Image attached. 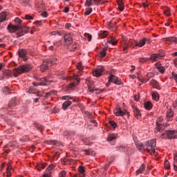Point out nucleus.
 I'll use <instances>...</instances> for the list:
<instances>
[{
	"mask_svg": "<svg viewBox=\"0 0 177 177\" xmlns=\"http://www.w3.org/2000/svg\"><path fill=\"white\" fill-rule=\"evenodd\" d=\"M88 92H91V93H93V92H95V93H102V92H103V89L97 88L95 86L92 87V86L88 87Z\"/></svg>",
	"mask_w": 177,
	"mask_h": 177,
	"instance_id": "4468645a",
	"label": "nucleus"
},
{
	"mask_svg": "<svg viewBox=\"0 0 177 177\" xmlns=\"http://www.w3.org/2000/svg\"><path fill=\"white\" fill-rule=\"evenodd\" d=\"M149 60L147 58H140V63H146Z\"/></svg>",
	"mask_w": 177,
	"mask_h": 177,
	"instance_id": "bf43d9fd",
	"label": "nucleus"
},
{
	"mask_svg": "<svg viewBox=\"0 0 177 177\" xmlns=\"http://www.w3.org/2000/svg\"><path fill=\"white\" fill-rule=\"evenodd\" d=\"M32 67L30 64L22 65L14 69L15 77H18L17 74H23V73H28L31 70ZM15 73H17L16 74Z\"/></svg>",
	"mask_w": 177,
	"mask_h": 177,
	"instance_id": "7ed1b4c3",
	"label": "nucleus"
},
{
	"mask_svg": "<svg viewBox=\"0 0 177 177\" xmlns=\"http://www.w3.org/2000/svg\"><path fill=\"white\" fill-rule=\"evenodd\" d=\"M164 13L165 16H171V13L169 12V10L168 9L165 10Z\"/></svg>",
	"mask_w": 177,
	"mask_h": 177,
	"instance_id": "052dcab7",
	"label": "nucleus"
},
{
	"mask_svg": "<svg viewBox=\"0 0 177 177\" xmlns=\"http://www.w3.org/2000/svg\"><path fill=\"white\" fill-rule=\"evenodd\" d=\"M86 114L89 120H92V115L91 114L90 112L86 111Z\"/></svg>",
	"mask_w": 177,
	"mask_h": 177,
	"instance_id": "e2e57ef3",
	"label": "nucleus"
},
{
	"mask_svg": "<svg viewBox=\"0 0 177 177\" xmlns=\"http://www.w3.org/2000/svg\"><path fill=\"white\" fill-rule=\"evenodd\" d=\"M152 99H153L155 101H158V99H160V96H158V94L157 93L153 92L151 93Z\"/></svg>",
	"mask_w": 177,
	"mask_h": 177,
	"instance_id": "e433bc0d",
	"label": "nucleus"
},
{
	"mask_svg": "<svg viewBox=\"0 0 177 177\" xmlns=\"http://www.w3.org/2000/svg\"><path fill=\"white\" fill-rule=\"evenodd\" d=\"M106 50H107V48H104L102 51H100V57L103 58L104 56H106Z\"/></svg>",
	"mask_w": 177,
	"mask_h": 177,
	"instance_id": "ea45409f",
	"label": "nucleus"
},
{
	"mask_svg": "<svg viewBox=\"0 0 177 177\" xmlns=\"http://www.w3.org/2000/svg\"><path fill=\"white\" fill-rule=\"evenodd\" d=\"M164 56H165V53H164L152 54L151 55L150 60H151L152 62H157V60H158L161 57H164Z\"/></svg>",
	"mask_w": 177,
	"mask_h": 177,
	"instance_id": "6e6552de",
	"label": "nucleus"
},
{
	"mask_svg": "<svg viewBox=\"0 0 177 177\" xmlns=\"http://www.w3.org/2000/svg\"><path fill=\"white\" fill-rule=\"evenodd\" d=\"M150 78H151V77L149 76V75H148L147 78L143 79L142 80V82H143L144 84H146V82H147V81H149L150 80Z\"/></svg>",
	"mask_w": 177,
	"mask_h": 177,
	"instance_id": "13d9d810",
	"label": "nucleus"
},
{
	"mask_svg": "<svg viewBox=\"0 0 177 177\" xmlns=\"http://www.w3.org/2000/svg\"><path fill=\"white\" fill-rule=\"evenodd\" d=\"M55 64H56L55 62H53L52 61L50 62H45L40 66V70L42 71V73L46 71L49 68V67H55Z\"/></svg>",
	"mask_w": 177,
	"mask_h": 177,
	"instance_id": "20e7f679",
	"label": "nucleus"
},
{
	"mask_svg": "<svg viewBox=\"0 0 177 177\" xmlns=\"http://www.w3.org/2000/svg\"><path fill=\"white\" fill-rule=\"evenodd\" d=\"M23 19H25L26 20H32V19L34 18L30 15H26L25 17H23Z\"/></svg>",
	"mask_w": 177,
	"mask_h": 177,
	"instance_id": "603ef678",
	"label": "nucleus"
},
{
	"mask_svg": "<svg viewBox=\"0 0 177 177\" xmlns=\"http://www.w3.org/2000/svg\"><path fill=\"white\" fill-rule=\"evenodd\" d=\"M116 23L111 21L109 23L108 26L109 27V28H117V26H115Z\"/></svg>",
	"mask_w": 177,
	"mask_h": 177,
	"instance_id": "58836bf2",
	"label": "nucleus"
},
{
	"mask_svg": "<svg viewBox=\"0 0 177 177\" xmlns=\"http://www.w3.org/2000/svg\"><path fill=\"white\" fill-rule=\"evenodd\" d=\"M163 41L167 42L168 45H172V44H177V38L175 37H165L162 39Z\"/></svg>",
	"mask_w": 177,
	"mask_h": 177,
	"instance_id": "1a4fd4ad",
	"label": "nucleus"
},
{
	"mask_svg": "<svg viewBox=\"0 0 177 177\" xmlns=\"http://www.w3.org/2000/svg\"><path fill=\"white\" fill-rule=\"evenodd\" d=\"M57 34L59 36L63 35L64 37V35H66V33L64 32V30H59V31H57Z\"/></svg>",
	"mask_w": 177,
	"mask_h": 177,
	"instance_id": "4d7b16f0",
	"label": "nucleus"
},
{
	"mask_svg": "<svg viewBox=\"0 0 177 177\" xmlns=\"http://www.w3.org/2000/svg\"><path fill=\"white\" fill-rule=\"evenodd\" d=\"M156 68L158 70L159 73H161V74H164L165 73V68L164 66H161L160 63L157 62L155 64Z\"/></svg>",
	"mask_w": 177,
	"mask_h": 177,
	"instance_id": "6ab92c4d",
	"label": "nucleus"
},
{
	"mask_svg": "<svg viewBox=\"0 0 177 177\" xmlns=\"http://www.w3.org/2000/svg\"><path fill=\"white\" fill-rule=\"evenodd\" d=\"M8 30L10 32H16L17 37L20 38V37H23L25 34L28 32V28H23L21 26H13L12 24H9L8 26Z\"/></svg>",
	"mask_w": 177,
	"mask_h": 177,
	"instance_id": "f257e3e1",
	"label": "nucleus"
},
{
	"mask_svg": "<svg viewBox=\"0 0 177 177\" xmlns=\"http://www.w3.org/2000/svg\"><path fill=\"white\" fill-rule=\"evenodd\" d=\"M100 37L101 38H106V37H107V32L106 31L100 32Z\"/></svg>",
	"mask_w": 177,
	"mask_h": 177,
	"instance_id": "3c124183",
	"label": "nucleus"
},
{
	"mask_svg": "<svg viewBox=\"0 0 177 177\" xmlns=\"http://www.w3.org/2000/svg\"><path fill=\"white\" fill-rule=\"evenodd\" d=\"M150 84L153 88H156V89H160V85L157 81L152 80H151Z\"/></svg>",
	"mask_w": 177,
	"mask_h": 177,
	"instance_id": "b1692460",
	"label": "nucleus"
},
{
	"mask_svg": "<svg viewBox=\"0 0 177 177\" xmlns=\"http://www.w3.org/2000/svg\"><path fill=\"white\" fill-rule=\"evenodd\" d=\"M48 145H53V146H59V141L50 140L47 141Z\"/></svg>",
	"mask_w": 177,
	"mask_h": 177,
	"instance_id": "72a5a7b5",
	"label": "nucleus"
},
{
	"mask_svg": "<svg viewBox=\"0 0 177 177\" xmlns=\"http://www.w3.org/2000/svg\"><path fill=\"white\" fill-rule=\"evenodd\" d=\"M167 138L168 139H176L177 132L175 130H167Z\"/></svg>",
	"mask_w": 177,
	"mask_h": 177,
	"instance_id": "f8f14e48",
	"label": "nucleus"
},
{
	"mask_svg": "<svg viewBox=\"0 0 177 177\" xmlns=\"http://www.w3.org/2000/svg\"><path fill=\"white\" fill-rule=\"evenodd\" d=\"M55 165H50L44 173L43 177H52V170L55 169Z\"/></svg>",
	"mask_w": 177,
	"mask_h": 177,
	"instance_id": "423d86ee",
	"label": "nucleus"
},
{
	"mask_svg": "<svg viewBox=\"0 0 177 177\" xmlns=\"http://www.w3.org/2000/svg\"><path fill=\"white\" fill-rule=\"evenodd\" d=\"M103 73H104V67L98 66L93 71V75L99 78V77H102V75H103Z\"/></svg>",
	"mask_w": 177,
	"mask_h": 177,
	"instance_id": "39448f33",
	"label": "nucleus"
},
{
	"mask_svg": "<svg viewBox=\"0 0 177 177\" xmlns=\"http://www.w3.org/2000/svg\"><path fill=\"white\" fill-rule=\"evenodd\" d=\"M146 169V165L142 164L140 168L136 171L137 175H139V174H142V172L144 171V170Z\"/></svg>",
	"mask_w": 177,
	"mask_h": 177,
	"instance_id": "c85d7f7f",
	"label": "nucleus"
},
{
	"mask_svg": "<svg viewBox=\"0 0 177 177\" xmlns=\"http://www.w3.org/2000/svg\"><path fill=\"white\" fill-rule=\"evenodd\" d=\"M118 6H124V3H122V0H117Z\"/></svg>",
	"mask_w": 177,
	"mask_h": 177,
	"instance_id": "0e129e2a",
	"label": "nucleus"
},
{
	"mask_svg": "<svg viewBox=\"0 0 177 177\" xmlns=\"http://www.w3.org/2000/svg\"><path fill=\"white\" fill-rule=\"evenodd\" d=\"M165 167L166 168V169H169L171 168L169 161H168V160L165 161Z\"/></svg>",
	"mask_w": 177,
	"mask_h": 177,
	"instance_id": "de8ad7c7",
	"label": "nucleus"
},
{
	"mask_svg": "<svg viewBox=\"0 0 177 177\" xmlns=\"http://www.w3.org/2000/svg\"><path fill=\"white\" fill-rule=\"evenodd\" d=\"M28 93H33L34 95H37L39 92V91L34 87H29L26 89Z\"/></svg>",
	"mask_w": 177,
	"mask_h": 177,
	"instance_id": "aec40b11",
	"label": "nucleus"
},
{
	"mask_svg": "<svg viewBox=\"0 0 177 177\" xmlns=\"http://www.w3.org/2000/svg\"><path fill=\"white\" fill-rule=\"evenodd\" d=\"M15 21L18 24L17 26H21V19H20V18L16 17Z\"/></svg>",
	"mask_w": 177,
	"mask_h": 177,
	"instance_id": "8fccbe9b",
	"label": "nucleus"
},
{
	"mask_svg": "<svg viewBox=\"0 0 177 177\" xmlns=\"http://www.w3.org/2000/svg\"><path fill=\"white\" fill-rule=\"evenodd\" d=\"M52 93H53V91L46 93L44 97H46V99H48V97H49V96H50L52 95Z\"/></svg>",
	"mask_w": 177,
	"mask_h": 177,
	"instance_id": "680f3d73",
	"label": "nucleus"
},
{
	"mask_svg": "<svg viewBox=\"0 0 177 177\" xmlns=\"http://www.w3.org/2000/svg\"><path fill=\"white\" fill-rule=\"evenodd\" d=\"M117 150H119V151H128V147L124 146V145H120L116 147Z\"/></svg>",
	"mask_w": 177,
	"mask_h": 177,
	"instance_id": "cd10ccee",
	"label": "nucleus"
},
{
	"mask_svg": "<svg viewBox=\"0 0 177 177\" xmlns=\"http://www.w3.org/2000/svg\"><path fill=\"white\" fill-rule=\"evenodd\" d=\"M156 129L158 131H161V129H162V123L156 122Z\"/></svg>",
	"mask_w": 177,
	"mask_h": 177,
	"instance_id": "c03bdc74",
	"label": "nucleus"
},
{
	"mask_svg": "<svg viewBox=\"0 0 177 177\" xmlns=\"http://www.w3.org/2000/svg\"><path fill=\"white\" fill-rule=\"evenodd\" d=\"M160 138L162 139H167V138H168V131H166L165 133L161 134Z\"/></svg>",
	"mask_w": 177,
	"mask_h": 177,
	"instance_id": "09e8293b",
	"label": "nucleus"
},
{
	"mask_svg": "<svg viewBox=\"0 0 177 177\" xmlns=\"http://www.w3.org/2000/svg\"><path fill=\"white\" fill-rule=\"evenodd\" d=\"M133 111L134 113L136 118H138V120H139V118L142 117V114H140V111L139 110V109L133 107Z\"/></svg>",
	"mask_w": 177,
	"mask_h": 177,
	"instance_id": "a211bd4d",
	"label": "nucleus"
},
{
	"mask_svg": "<svg viewBox=\"0 0 177 177\" xmlns=\"http://www.w3.org/2000/svg\"><path fill=\"white\" fill-rule=\"evenodd\" d=\"M146 42H149V39L143 38L139 41V43H136V46H139V48H142V46H145Z\"/></svg>",
	"mask_w": 177,
	"mask_h": 177,
	"instance_id": "2eb2a0df",
	"label": "nucleus"
},
{
	"mask_svg": "<svg viewBox=\"0 0 177 177\" xmlns=\"http://www.w3.org/2000/svg\"><path fill=\"white\" fill-rule=\"evenodd\" d=\"M145 107L147 110H151L153 108V104L150 102H145Z\"/></svg>",
	"mask_w": 177,
	"mask_h": 177,
	"instance_id": "c9c22d12",
	"label": "nucleus"
},
{
	"mask_svg": "<svg viewBox=\"0 0 177 177\" xmlns=\"http://www.w3.org/2000/svg\"><path fill=\"white\" fill-rule=\"evenodd\" d=\"M42 81L43 82H41L40 83H39V85H40L41 86H46V82H50V80H49L46 77H44Z\"/></svg>",
	"mask_w": 177,
	"mask_h": 177,
	"instance_id": "c756f323",
	"label": "nucleus"
},
{
	"mask_svg": "<svg viewBox=\"0 0 177 177\" xmlns=\"http://www.w3.org/2000/svg\"><path fill=\"white\" fill-rule=\"evenodd\" d=\"M129 46H133V48H135V46H136V44H135V41L134 40H131L129 42Z\"/></svg>",
	"mask_w": 177,
	"mask_h": 177,
	"instance_id": "5fc2aeb1",
	"label": "nucleus"
},
{
	"mask_svg": "<svg viewBox=\"0 0 177 177\" xmlns=\"http://www.w3.org/2000/svg\"><path fill=\"white\" fill-rule=\"evenodd\" d=\"M172 118H174V111L171 109H168L167 112V121H172Z\"/></svg>",
	"mask_w": 177,
	"mask_h": 177,
	"instance_id": "f3484780",
	"label": "nucleus"
},
{
	"mask_svg": "<svg viewBox=\"0 0 177 177\" xmlns=\"http://www.w3.org/2000/svg\"><path fill=\"white\" fill-rule=\"evenodd\" d=\"M6 75L7 77H12L13 76V73L12 71L10 70H6Z\"/></svg>",
	"mask_w": 177,
	"mask_h": 177,
	"instance_id": "49530a36",
	"label": "nucleus"
},
{
	"mask_svg": "<svg viewBox=\"0 0 177 177\" xmlns=\"http://www.w3.org/2000/svg\"><path fill=\"white\" fill-rule=\"evenodd\" d=\"M96 3H97V0H86L84 6H92L96 5Z\"/></svg>",
	"mask_w": 177,
	"mask_h": 177,
	"instance_id": "4be33fe9",
	"label": "nucleus"
},
{
	"mask_svg": "<svg viewBox=\"0 0 177 177\" xmlns=\"http://www.w3.org/2000/svg\"><path fill=\"white\" fill-rule=\"evenodd\" d=\"M115 139H117V134H109L108 138H107V140L108 142H113V140H115Z\"/></svg>",
	"mask_w": 177,
	"mask_h": 177,
	"instance_id": "a878e982",
	"label": "nucleus"
},
{
	"mask_svg": "<svg viewBox=\"0 0 177 177\" xmlns=\"http://www.w3.org/2000/svg\"><path fill=\"white\" fill-rule=\"evenodd\" d=\"M62 100H70L71 99H73V97H71L70 95H65V96H62L60 98Z\"/></svg>",
	"mask_w": 177,
	"mask_h": 177,
	"instance_id": "37998d69",
	"label": "nucleus"
},
{
	"mask_svg": "<svg viewBox=\"0 0 177 177\" xmlns=\"http://www.w3.org/2000/svg\"><path fill=\"white\" fill-rule=\"evenodd\" d=\"M78 171L80 174H82V175L84 176H85V167L84 166H79L78 167Z\"/></svg>",
	"mask_w": 177,
	"mask_h": 177,
	"instance_id": "4c0bfd02",
	"label": "nucleus"
},
{
	"mask_svg": "<svg viewBox=\"0 0 177 177\" xmlns=\"http://www.w3.org/2000/svg\"><path fill=\"white\" fill-rule=\"evenodd\" d=\"M26 55H27V50L21 49V50H19V57H23V59L25 62H26V60H27V58L26 57Z\"/></svg>",
	"mask_w": 177,
	"mask_h": 177,
	"instance_id": "dca6fc26",
	"label": "nucleus"
},
{
	"mask_svg": "<svg viewBox=\"0 0 177 177\" xmlns=\"http://www.w3.org/2000/svg\"><path fill=\"white\" fill-rule=\"evenodd\" d=\"M174 169L177 172V153H174Z\"/></svg>",
	"mask_w": 177,
	"mask_h": 177,
	"instance_id": "bb28decb",
	"label": "nucleus"
},
{
	"mask_svg": "<svg viewBox=\"0 0 177 177\" xmlns=\"http://www.w3.org/2000/svg\"><path fill=\"white\" fill-rule=\"evenodd\" d=\"M136 146L140 151H143L144 150L146 151V148H145V146L142 144V142H136Z\"/></svg>",
	"mask_w": 177,
	"mask_h": 177,
	"instance_id": "5701e85b",
	"label": "nucleus"
},
{
	"mask_svg": "<svg viewBox=\"0 0 177 177\" xmlns=\"http://www.w3.org/2000/svg\"><path fill=\"white\" fill-rule=\"evenodd\" d=\"M41 16H42V17H48V13H46V12H43L41 14Z\"/></svg>",
	"mask_w": 177,
	"mask_h": 177,
	"instance_id": "774afa93",
	"label": "nucleus"
},
{
	"mask_svg": "<svg viewBox=\"0 0 177 177\" xmlns=\"http://www.w3.org/2000/svg\"><path fill=\"white\" fill-rule=\"evenodd\" d=\"M73 33H66L64 36V39L66 45H71L73 43Z\"/></svg>",
	"mask_w": 177,
	"mask_h": 177,
	"instance_id": "0eeeda50",
	"label": "nucleus"
},
{
	"mask_svg": "<svg viewBox=\"0 0 177 177\" xmlns=\"http://www.w3.org/2000/svg\"><path fill=\"white\" fill-rule=\"evenodd\" d=\"M3 92L6 95H9V94L12 93V92H10V88H9L8 87H5L4 88H3Z\"/></svg>",
	"mask_w": 177,
	"mask_h": 177,
	"instance_id": "a19ab883",
	"label": "nucleus"
},
{
	"mask_svg": "<svg viewBox=\"0 0 177 177\" xmlns=\"http://www.w3.org/2000/svg\"><path fill=\"white\" fill-rule=\"evenodd\" d=\"M84 37L87 38L88 41L91 42L92 41V35L89 33H84Z\"/></svg>",
	"mask_w": 177,
	"mask_h": 177,
	"instance_id": "a18cd8bd",
	"label": "nucleus"
},
{
	"mask_svg": "<svg viewBox=\"0 0 177 177\" xmlns=\"http://www.w3.org/2000/svg\"><path fill=\"white\" fill-rule=\"evenodd\" d=\"M76 67H77V70H79V71H84V66H82L81 62L77 63Z\"/></svg>",
	"mask_w": 177,
	"mask_h": 177,
	"instance_id": "79ce46f5",
	"label": "nucleus"
},
{
	"mask_svg": "<svg viewBox=\"0 0 177 177\" xmlns=\"http://www.w3.org/2000/svg\"><path fill=\"white\" fill-rule=\"evenodd\" d=\"M109 124L111 127H113L114 129H115V128H117V123H115V122L114 121H110Z\"/></svg>",
	"mask_w": 177,
	"mask_h": 177,
	"instance_id": "864d4df0",
	"label": "nucleus"
},
{
	"mask_svg": "<svg viewBox=\"0 0 177 177\" xmlns=\"http://www.w3.org/2000/svg\"><path fill=\"white\" fill-rule=\"evenodd\" d=\"M18 103H19V101L17 100V98L13 97L10 100L8 103L9 109H13V107H15V106H17Z\"/></svg>",
	"mask_w": 177,
	"mask_h": 177,
	"instance_id": "ddd939ff",
	"label": "nucleus"
},
{
	"mask_svg": "<svg viewBox=\"0 0 177 177\" xmlns=\"http://www.w3.org/2000/svg\"><path fill=\"white\" fill-rule=\"evenodd\" d=\"M72 102L70 100H66L62 104V109H64L65 111L71 106Z\"/></svg>",
	"mask_w": 177,
	"mask_h": 177,
	"instance_id": "412c9836",
	"label": "nucleus"
},
{
	"mask_svg": "<svg viewBox=\"0 0 177 177\" xmlns=\"http://www.w3.org/2000/svg\"><path fill=\"white\" fill-rule=\"evenodd\" d=\"M35 127L40 132H42L44 131V125L38 124V123H35Z\"/></svg>",
	"mask_w": 177,
	"mask_h": 177,
	"instance_id": "473e14b6",
	"label": "nucleus"
},
{
	"mask_svg": "<svg viewBox=\"0 0 177 177\" xmlns=\"http://www.w3.org/2000/svg\"><path fill=\"white\" fill-rule=\"evenodd\" d=\"M114 114H115V115H125V114H127L128 116H129V113L127 111H122V109H121V108H118L114 110Z\"/></svg>",
	"mask_w": 177,
	"mask_h": 177,
	"instance_id": "9b49d317",
	"label": "nucleus"
},
{
	"mask_svg": "<svg viewBox=\"0 0 177 177\" xmlns=\"http://www.w3.org/2000/svg\"><path fill=\"white\" fill-rule=\"evenodd\" d=\"M83 151H84V153H86V154L90 155V156H95V151L91 149H84V150H83Z\"/></svg>",
	"mask_w": 177,
	"mask_h": 177,
	"instance_id": "f704fd0d",
	"label": "nucleus"
},
{
	"mask_svg": "<svg viewBox=\"0 0 177 177\" xmlns=\"http://www.w3.org/2000/svg\"><path fill=\"white\" fill-rule=\"evenodd\" d=\"M90 13H92V8H88L84 12L85 16H89Z\"/></svg>",
	"mask_w": 177,
	"mask_h": 177,
	"instance_id": "6e6d98bb",
	"label": "nucleus"
},
{
	"mask_svg": "<svg viewBox=\"0 0 177 177\" xmlns=\"http://www.w3.org/2000/svg\"><path fill=\"white\" fill-rule=\"evenodd\" d=\"M109 82H113V84H115L116 85H121V80L118 79L116 76L113 75H111L109 76Z\"/></svg>",
	"mask_w": 177,
	"mask_h": 177,
	"instance_id": "9d476101",
	"label": "nucleus"
},
{
	"mask_svg": "<svg viewBox=\"0 0 177 177\" xmlns=\"http://www.w3.org/2000/svg\"><path fill=\"white\" fill-rule=\"evenodd\" d=\"M157 142L156 140H151L145 142V146L146 147L145 150L149 154H156V146Z\"/></svg>",
	"mask_w": 177,
	"mask_h": 177,
	"instance_id": "f03ea898",
	"label": "nucleus"
},
{
	"mask_svg": "<svg viewBox=\"0 0 177 177\" xmlns=\"http://www.w3.org/2000/svg\"><path fill=\"white\" fill-rule=\"evenodd\" d=\"M129 47V46L128 45V44L126 43L124 44V46L123 47L124 51L125 52L128 49Z\"/></svg>",
	"mask_w": 177,
	"mask_h": 177,
	"instance_id": "338daca9",
	"label": "nucleus"
},
{
	"mask_svg": "<svg viewBox=\"0 0 177 177\" xmlns=\"http://www.w3.org/2000/svg\"><path fill=\"white\" fill-rule=\"evenodd\" d=\"M117 42H118V40H115L113 37L108 39V44H111L112 45H117Z\"/></svg>",
	"mask_w": 177,
	"mask_h": 177,
	"instance_id": "7c9ffc66",
	"label": "nucleus"
},
{
	"mask_svg": "<svg viewBox=\"0 0 177 177\" xmlns=\"http://www.w3.org/2000/svg\"><path fill=\"white\" fill-rule=\"evenodd\" d=\"M59 177H66V171H61Z\"/></svg>",
	"mask_w": 177,
	"mask_h": 177,
	"instance_id": "69168bd1",
	"label": "nucleus"
},
{
	"mask_svg": "<svg viewBox=\"0 0 177 177\" xmlns=\"http://www.w3.org/2000/svg\"><path fill=\"white\" fill-rule=\"evenodd\" d=\"M46 165L45 163H38L37 165V168L38 171H41V169H45Z\"/></svg>",
	"mask_w": 177,
	"mask_h": 177,
	"instance_id": "2f4dec72",
	"label": "nucleus"
},
{
	"mask_svg": "<svg viewBox=\"0 0 177 177\" xmlns=\"http://www.w3.org/2000/svg\"><path fill=\"white\" fill-rule=\"evenodd\" d=\"M6 12L0 13V25L1 23H3V21H6Z\"/></svg>",
	"mask_w": 177,
	"mask_h": 177,
	"instance_id": "393cba45",
	"label": "nucleus"
}]
</instances>
